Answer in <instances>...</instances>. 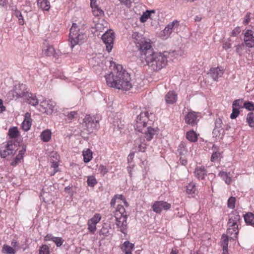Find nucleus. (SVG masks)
Returning a JSON list of instances; mask_svg holds the SVG:
<instances>
[{
	"instance_id": "obj_1",
	"label": "nucleus",
	"mask_w": 254,
	"mask_h": 254,
	"mask_svg": "<svg viewBox=\"0 0 254 254\" xmlns=\"http://www.w3.org/2000/svg\"><path fill=\"white\" fill-rule=\"evenodd\" d=\"M148 50L139 56V60L151 70L157 71L166 67L168 63L169 53L167 51L155 52L152 45L148 46Z\"/></svg>"
},
{
	"instance_id": "obj_2",
	"label": "nucleus",
	"mask_w": 254,
	"mask_h": 254,
	"mask_svg": "<svg viewBox=\"0 0 254 254\" xmlns=\"http://www.w3.org/2000/svg\"><path fill=\"white\" fill-rule=\"evenodd\" d=\"M107 84L110 87L128 91L132 87L129 74L122 65H116L113 71L105 76Z\"/></svg>"
},
{
	"instance_id": "obj_3",
	"label": "nucleus",
	"mask_w": 254,
	"mask_h": 254,
	"mask_svg": "<svg viewBox=\"0 0 254 254\" xmlns=\"http://www.w3.org/2000/svg\"><path fill=\"white\" fill-rule=\"evenodd\" d=\"M149 119V115L147 112H141L137 116L136 123L134 127L136 130L144 133V137L148 141H150L153 136L158 132V127L153 128L148 127L146 129L145 127Z\"/></svg>"
},
{
	"instance_id": "obj_4",
	"label": "nucleus",
	"mask_w": 254,
	"mask_h": 254,
	"mask_svg": "<svg viewBox=\"0 0 254 254\" xmlns=\"http://www.w3.org/2000/svg\"><path fill=\"white\" fill-rule=\"evenodd\" d=\"M131 37L133 42L139 51V56L141 54L145 53L148 50V48H149V47H147L148 46L152 45L149 40L148 41L142 34L138 32H133Z\"/></svg>"
},
{
	"instance_id": "obj_5",
	"label": "nucleus",
	"mask_w": 254,
	"mask_h": 254,
	"mask_svg": "<svg viewBox=\"0 0 254 254\" xmlns=\"http://www.w3.org/2000/svg\"><path fill=\"white\" fill-rule=\"evenodd\" d=\"M86 38L85 34L79 33V29L77 27L76 23H73L70 29L69 34V41L70 43V47L73 48V47L80 42H82Z\"/></svg>"
},
{
	"instance_id": "obj_6",
	"label": "nucleus",
	"mask_w": 254,
	"mask_h": 254,
	"mask_svg": "<svg viewBox=\"0 0 254 254\" xmlns=\"http://www.w3.org/2000/svg\"><path fill=\"white\" fill-rule=\"evenodd\" d=\"M115 37L114 32L111 30L107 31L102 36V40L106 45V51L109 53L113 49Z\"/></svg>"
},
{
	"instance_id": "obj_7",
	"label": "nucleus",
	"mask_w": 254,
	"mask_h": 254,
	"mask_svg": "<svg viewBox=\"0 0 254 254\" xmlns=\"http://www.w3.org/2000/svg\"><path fill=\"white\" fill-rule=\"evenodd\" d=\"M84 123L86 129L89 132H92L94 129H97L99 124L98 121L90 115L86 116Z\"/></svg>"
},
{
	"instance_id": "obj_8",
	"label": "nucleus",
	"mask_w": 254,
	"mask_h": 254,
	"mask_svg": "<svg viewBox=\"0 0 254 254\" xmlns=\"http://www.w3.org/2000/svg\"><path fill=\"white\" fill-rule=\"evenodd\" d=\"M118 214H115L116 224L119 229V231L126 235L127 233V216H119Z\"/></svg>"
},
{
	"instance_id": "obj_9",
	"label": "nucleus",
	"mask_w": 254,
	"mask_h": 254,
	"mask_svg": "<svg viewBox=\"0 0 254 254\" xmlns=\"http://www.w3.org/2000/svg\"><path fill=\"white\" fill-rule=\"evenodd\" d=\"M17 149L15 144H13L11 141H8L4 149L0 150V154L2 158H6L7 156H13Z\"/></svg>"
},
{
	"instance_id": "obj_10",
	"label": "nucleus",
	"mask_w": 254,
	"mask_h": 254,
	"mask_svg": "<svg viewBox=\"0 0 254 254\" xmlns=\"http://www.w3.org/2000/svg\"><path fill=\"white\" fill-rule=\"evenodd\" d=\"M55 107V103L51 101H44L41 102L39 110L47 115L52 114Z\"/></svg>"
},
{
	"instance_id": "obj_11",
	"label": "nucleus",
	"mask_w": 254,
	"mask_h": 254,
	"mask_svg": "<svg viewBox=\"0 0 254 254\" xmlns=\"http://www.w3.org/2000/svg\"><path fill=\"white\" fill-rule=\"evenodd\" d=\"M19 89L15 87V89L12 90L8 92L9 97H12L13 98L24 97L27 94V91H25V85L22 84L19 86Z\"/></svg>"
},
{
	"instance_id": "obj_12",
	"label": "nucleus",
	"mask_w": 254,
	"mask_h": 254,
	"mask_svg": "<svg viewBox=\"0 0 254 254\" xmlns=\"http://www.w3.org/2000/svg\"><path fill=\"white\" fill-rule=\"evenodd\" d=\"M222 121L220 118H217L215 121V127L212 133L214 137L221 138L224 133V129L222 127Z\"/></svg>"
},
{
	"instance_id": "obj_13",
	"label": "nucleus",
	"mask_w": 254,
	"mask_h": 254,
	"mask_svg": "<svg viewBox=\"0 0 254 254\" xmlns=\"http://www.w3.org/2000/svg\"><path fill=\"white\" fill-rule=\"evenodd\" d=\"M171 208V204L164 201H155L152 205L153 210L160 213L162 210H167Z\"/></svg>"
},
{
	"instance_id": "obj_14",
	"label": "nucleus",
	"mask_w": 254,
	"mask_h": 254,
	"mask_svg": "<svg viewBox=\"0 0 254 254\" xmlns=\"http://www.w3.org/2000/svg\"><path fill=\"white\" fill-rule=\"evenodd\" d=\"M239 224L227 223V233L230 235L231 239L235 240L238 238L239 234Z\"/></svg>"
},
{
	"instance_id": "obj_15",
	"label": "nucleus",
	"mask_w": 254,
	"mask_h": 254,
	"mask_svg": "<svg viewBox=\"0 0 254 254\" xmlns=\"http://www.w3.org/2000/svg\"><path fill=\"white\" fill-rule=\"evenodd\" d=\"M254 32L252 30H247L244 34V44L249 48L254 46Z\"/></svg>"
},
{
	"instance_id": "obj_16",
	"label": "nucleus",
	"mask_w": 254,
	"mask_h": 254,
	"mask_svg": "<svg viewBox=\"0 0 254 254\" xmlns=\"http://www.w3.org/2000/svg\"><path fill=\"white\" fill-rule=\"evenodd\" d=\"M241 219L239 212L236 210L232 211L229 214V219L227 223L240 224Z\"/></svg>"
},
{
	"instance_id": "obj_17",
	"label": "nucleus",
	"mask_w": 254,
	"mask_h": 254,
	"mask_svg": "<svg viewBox=\"0 0 254 254\" xmlns=\"http://www.w3.org/2000/svg\"><path fill=\"white\" fill-rule=\"evenodd\" d=\"M194 174L197 179L203 180L206 176V169L203 166H197L195 169Z\"/></svg>"
},
{
	"instance_id": "obj_18",
	"label": "nucleus",
	"mask_w": 254,
	"mask_h": 254,
	"mask_svg": "<svg viewBox=\"0 0 254 254\" xmlns=\"http://www.w3.org/2000/svg\"><path fill=\"white\" fill-rule=\"evenodd\" d=\"M223 72V68L220 69L219 67H217L215 68H211L210 69L209 74L212 78L214 80L216 81L219 77L222 76Z\"/></svg>"
},
{
	"instance_id": "obj_19",
	"label": "nucleus",
	"mask_w": 254,
	"mask_h": 254,
	"mask_svg": "<svg viewBox=\"0 0 254 254\" xmlns=\"http://www.w3.org/2000/svg\"><path fill=\"white\" fill-rule=\"evenodd\" d=\"M197 116L194 112H189L185 116V121L187 124L193 126L196 124Z\"/></svg>"
},
{
	"instance_id": "obj_20",
	"label": "nucleus",
	"mask_w": 254,
	"mask_h": 254,
	"mask_svg": "<svg viewBox=\"0 0 254 254\" xmlns=\"http://www.w3.org/2000/svg\"><path fill=\"white\" fill-rule=\"evenodd\" d=\"M177 100V94L174 91H169L165 96V101L168 104H173Z\"/></svg>"
},
{
	"instance_id": "obj_21",
	"label": "nucleus",
	"mask_w": 254,
	"mask_h": 254,
	"mask_svg": "<svg viewBox=\"0 0 254 254\" xmlns=\"http://www.w3.org/2000/svg\"><path fill=\"white\" fill-rule=\"evenodd\" d=\"M30 114H29L28 113H26L25 119L21 125V127L23 130H24L25 131H27L28 130H29L31 126V119H30Z\"/></svg>"
},
{
	"instance_id": "obj_22",
	"label": "nucleus",
	"mask_w": 254,
	"mask_h": 254,
	"mask_svg": "<svg viewBox=\"0 0 254 254\" xmlns=\"http://www.w3.org/2000/svg\"><path fill=\"white\" fill-rule=\"evenodd\" d=\"M179 25L178 21L176 20L169 23L163 30V33L165 35H169L172 32L173 29L175 27H178Z\"/></svg>"
},
{
	"instance_id": "obj_23",
	"label": "nucleus",
	"mask_w": 254,
	"mask_h": 254,
	"mask_svg": "<svg viewBox=\"0 0 254 254\" xmlns=\"http://www.w3.org/2000/svg\"><path fill=\"white\" fill-rule=\"evenodd\" d=\"M135 151L144 152L146 149V144L144 142H141V140H136L135 141Z\"/></svg>"
},
{
	"instance_id": "obj_24",
	"label": "nucleus",
	"mask_w": 254,
	"mask_h": 254,
	"mask_svg": "<svg viewBox=\"0 0 254 254\" xmlns=\"http://www.w3.org/2000/svg\"><path fill=\"white\" fill-rule=\"evenodd\" d=\"M37 4L43 10L48 11L50 8V2L48 0H37Z\"/></svg>"
},
{
	"instance_id": "obj_25",
	"label": "nucleus",
	"mask_w": 254,
	"mask_h": 254,
	"mask_svg": "<svg viewBox=\"0 0 254 254\" xmlns=\"http://www.w3.org/2000/svg\"><path fill=\"white\" fill-rule=\"evenodd\" d=\"M113 126L114 127V128H117L118 130H121L124 128L125 122L118 117L115 118L113 121Z\"/></svg>"
},
{
	"instance_id": "obj_26",
	"label": "nucleus",
	"mask_w": 254,
	"mask_h": 254,
	"mask_svg": "<svg viewBox=\"0 0 254 254\" xmlns=\"http://www.w3.org/2000/svg\"><path fill=\"white\" fill-rule=\"evenodd\" d=\"M244 220L247 225H254V214L252 212H248L244 216Z\"/></svg>"
},
{
	"instance_id": "obj_27",
	"label": "nucleus",
	"mask_w": 254,
	"mask_h": 254,
	"mask_svg": "<svg viewBox=\"0 0 254 254\" xmlns=\"http://www.w3.org/2000/svg\"><path fill=\"white\" fill-rule=\"evenodd\" d=\"M24 97L28 98L27 99L28 102L29 104H31L32 106H36L38 105L39 103L38 100L37 99L35 95H33L32 93H28L27 92V94Z\"/></svg>"
},
{
	"instance_id": "obj_28",
	"label": "nucleus",
	"mask_w": 254,
	"mask_h": 254,
	"mask_svg": "<svg viewBox=\"0 0 254 254\" xmlns=\"http://www.w3.org/2000/svg\"><path fill=\"white\" fill-rule=\"evenodd\" d=\"M196 191L197 190L194 183L191 182L187 186L186 192L188 194H195Z\"/></svg>"
},
{
	"instance_id": "obj_29",
	"label": "nucleus",
	"mask_w": 254,
	"mask_h": 254,
	"mask_svg": "<svg viewBox=\"0 0 254 254\" xmlns=\"http://www.w3.org/2000/svg\"><path fill=\"white\" fill-rule=\"evenodd\" d=\"M40 136L43 141L48 142L51 138V132L49 129L45 130L42 132Z\"/></svg>"
},
{
	"instance_id": "obj_30",
	"label": "nucleus",
	"mask_w": 254,
	"mask_h": 254,
	"mask_svg": "<svg viewBox=\"0 0 254 254\" xmlns=\"http://www.w3.org/2000/svg\"><path fill=\"white\" fill-rule=\"evenodd\" d=\"M83 160L85 163L89 162L92 158V152L89 149L83 151Z\"/></svg>"
},
{
	"instance_id": "obj_31",
	"label": "nucleus",
	"mask_w": 254,
	"mask_h": 254,
	"mask_svg": "<svg viewBox=\"0 0 254 254\" xmlns=\"http://www.w3.org/2000/svg\"><path fill=\"white\" fill-rule=\"evenodd\" d=\"M186 138L191 142H195L197 140V135L193 130H190L187 132Z\"/></svg>"
},
{
	"instance_id": "obj_32",
	"label": "nucleus",
	"mask_w": 254,
	"mask_h": 254,
	"mask_svg": "<svg viewBox=\"0 0 254 254\" xmlns=\"http://www.w3.org/2000/svg\"><path fill=\"white\" fill-rule=\"evenodd\" d=\"M134 245L130 243L128 241H125L121 249L123 251H132L134 249Z\"/></svg>"
},
{
	"instance_id": "obj_33",
	"label": "nucleus",
	"mask_w": 254,
	"mask_h": 254,
	"mask_svg": "<svg viewBox=\"0 0 254 254\" xmlns=\"http://www.w3.org/2000/svg\"><path fill=\"white\" fill-rule=\"evenodd\" d=\"M19 131L17 127H12L9 129L8 135L10 138H15L17 137Z\"/></svg>"
},
{
	"instance_id": "obj_34",
	"label": "nucleus",
	"mask_w": 254,
	"mask_h": 254,
	"mask_svg": "<svg viewBox=\"0 0 254 254\" xmlns=\"http://www.w3.org/2000/svg\"><path fill=\"white\" fill-rule=\"evenodd\" d=\"M247 121L251 127L254 128V114L253 112L248 113L247 116Z\"/></svg>"
},
{
	"instance_id": "obj_35",
	"label": "nucleus",
	"mask_w": 254,
	"mask_h": 254,
	"mask_svg": "<svg viewBox=\"0 0 254 254\" xmlns=\"http://www.w3.org/2000/svg\"><path fill=\"white\" fill-rule=\"evenodd\" d=\"M230 173L228 174L225 172L221 171L219 173V175L225 180V182L227 184H230L231 182V179L229 176Z\"/></svg>"
},
{
	"instance_id": "obj_36",
	"label": "nucleus",
	"mask_w": 254,
	"mask_h": 254,
	"mask_svg": "<svg viewBox=\"0 0 254 254\" xmlns=\"http://www.w3.org/2000/svg\"><path fill=\"white\" fill-rule=\"evenodd\" d=\"M119 213V216H127V215L126 212L125 208L123 206L121 205H118L116 209V211L115 213V214H118Z\"/></svg>"
},
{
	"instance_id": "obj_37",
	"label": "nucleus",
	"mask_w": 254,
	"mask_h": 254,
	"mask_svg": "<svg viewBox=\"0 0 254 254\" xmlns=\"http://www.w3.org/2000/svg\"><path fill=\"white\" fill-rule=\"evenodd\" d=\"M92 12L94 16H100L104 15V11L98 6V5H96V6H94L92 8Z\"/></svg>"
},
{
	"instance_id": "obj_38",
	"label": "nucleus",
	"mask_w": 254,
	"mask_h": 254,
	"mask_svg": "<svg viewBox=\"0 0 254 254\" xmlns=\"http://www.w3.org/2000/svg\"><path fill=\"white\" fill-rule=\"evenodd\" d=\"M43 54L46 56H54L55 49L52 46H49L43 51Z\"/></svg>"
},
{
	"instance_id": "obj_39",
	"label": "nucleus",
	"mask_w": 254,
	"mask_h": 254,
	"mask_svg": "<svg viewBox=\"0 0 254 254\" xmlns=\"http://www.w3.org/2000/svg\"><path fill=\"white\" fill-rule=\"evenodd\" d=\"M221 245L222 248H228V237L227 235L223 234L221 239Z\"/></svg>"
},
{
	"instance_id": "obj_40",
	"label": "nucleus",
	"mask_w": 254,
	"mask_h": 254,
	"mask_svg": "<svg viewBox=\"0 0 254 254\" xmlns=\"http://www.w3.org/2000/svg\"><path fill=\"white\" fill-rule=\"evenodd\" d=\"M87 183L89 186L93 187L97 184V182L94 176H90L88 177Z\"/></svg>"
},
{
	"instance_id": "obj_41",
	"label": "nucleus",
	"mask_w": 254,
	"mask_h": 254,
	"mask_svg": "<svg viewBox=\"0 0 254 254\" xmlns=\"http://www.w3.org/2000/svg\"><path fill=\"white\" fill-rule=\"evenodd\" d=\"M2 252L6 254H14V250L10 246L4 245L2 248Z\"/></svg>"
},
{
	"instance_id": "obj_42",
	"label": "nucleus",
	"mask_w": 254,
	"mask_h": 254,
	"mask_svg": "<svg viewBox=\"0 0 254 254\" xmlns=\"http://www.w3.org/2000/svg\"><path fill=\"white\" fill-rule=\"evenodd\" d=\"M49 247L46 245H42L39 249V254H49Z\"/></svg>"
},
{
	"instance_id": "obj_43",
	"label": "nucleus",
	"mask_w": 254,
	"mask_h": 254,
	"mask_svg": "<svg viewBox=\"0 0 254 254\" xmlns=\"http://www.w3.org/2000/svg\"><path fill=\"white\" fill-rule=\"evenodd\" d=\"M150 16L148 10H147L145 12H143V14L140 16V21L142 23H144L146 22L148 18H150Z\"/></svg>"
},
{
	"instance_id": "obj_44",
	"label": "nucleus",
	"mask_w": 254,
	"mask_h": 254,
	"mask_svg": "<svg viewBox=\"0 0 254 254\" xmlns=\"http://www.w3.org/2000/svg\"><path fill=\"white\" fill-rule=\"evenodd\" d=\"M236 198L235 197H230L227 202V206L229 208L233 209L235 206Z\"/></svg>"
},
{
	"instance_id": "obj_45",
	"label": "nucleus",
	"mask_w": 254,
	"mask_h": 254,
	"mask_svg": "<svg viewBox=\"0 0 254 254\" xmlns=\"http://www.w3.org/2000/svg\"><path fill=\"white\" fill-rule=\"evenodd\" d=\"M244 107L249 111H254V103L252 102H247L244 104Z\"/></svg>"
},
{
	"instance_id": "obj_46",
	"label": "nucleus",
	"mask_w": 254,
	"mask_h": 254,
	"mask_svg": "<svg viewBox=\"0 0 254 254\" xmlns=\"http://www.w3.org/2000/svg\"><path fill=\"white\" fill-rule=\"evenodd\" d=\"M88 229L90 232H92V233H94L96 230V225L92 223L90 220H88Z\"/></svg>"
},
{
	"instance_id": "obj_47",
	"label": "nucleus",
	"mask_w": 254,
	"mask_h": 254,
	"mask_svg": "<svg viewBox=\"0 0 254 254\" xmlns=\"http://www.w3.org/2000/svg\"><path fill=\"white\" fill-rule=\"evenodd\" d=\"M240 112L238 108H234L233 107L232 113L230 115V118L231 119H236L239 115Z\"/></svg>"
},
{
	"instance_id": "obj_48",
	"label": "nucleus",
	"mask_w": 254,
	"mask_h": 254,
	"mask_svg": "<svg viewBox=\"0 0 254 254\" xmlns=\"http://www.w3.org/2000/svg\"><path fill=\"white\" fill-rule=\"evenodd\" d=\"M220 156V153L216 151H215V149H214V152L212 153L211 157V161L212 162H215L218 160V158Z\"/></svg>"
},
{
	"instance_id": "obj_49",
	"label": "nucleus",
	"mask_w": 254,
	"mask_h": 254,
	"mask_svg": "<svg viewBox=\"0 0 254 254\" xmlns=\"http://www.w3.org/2000/svg\"><path fill=\"white\" fill-rule=\"evenodd\" d=\"M101 218V217L99 214H96L89 220L96 225L100 221Z\"/></svg>"
},
{
	"instance_id": "obj_50",
	"label": "nucleus",
	"mask_w": 254,
	"mask_h": 254,
	"mask_svg": "<svg viewBox=\"0 0 254 254\" xmlns=\"http://www.w3.org/2000/svg\"><path fill=\"white\" fill-rule=\"evenodd\" d=\"M15 15L18 19L19 21V24L20 25H23L24 24V20L23 19V16L21 14V13L19 10H16L14 13Z\"/></svg>"
},
{
	"instance_id": "obj_51",
	"label": "nucleus",
	"mask_w": 254,
	"mask_h": 254,
	"mask_svg": "<svg viewBox=\"0 0 254 254\" xmlns=\"http://www.w3.org/2000/svg\"><path fill=\"white\" fill-rule=\"evenodd\" d=\"M64 241V240H63L61 237H55V238H54V240H53V242L55 243L57 247L61 246L63 245Z\"/></svg>"
},
{
	"instance_id": "obj_52",
	"label": "nucleus",
	"mask_w": 254,
	"mask_h": 254,
	"mask_svg": "<svg viewBox=\"0 0 254 254\" xmlns=\"http://www.w3.org/2000/svg\"><path fill=\"white\" fill-rule=\"evenodd\" d=\"M99 171H100V173L103 175L104 176L105 174H106L108 172V170L106 168L105 166H104L103 165H101L99 167Z\"/></svg>"
},
{
	"instance_id": "obj_53",
	"label": "nucleus",
	"mask_w": 254,
	"mask_h": 254,
	"mask_svg": "<svg viewBox=\"0 0 254 254\" xmlns=\"http://www.w3.org/2000/svg\"><path fill=\"white\" fill-rule=\"evenodd\" d=\"M23 156L20 155L18 153V154L15 158L14 160L11 163V165L12 166H15L20 161V160L23 158Z\"/></svg>"
},
{
	"instance_id": "obj_54",
	"label": "nucleus",
	"mask_w": 254,
	"mask_h": 254,
	"mask_svg": "<svg viewBox=\"0 0 254 254\" xmlns=\"http://www.w3.org/2000/svg\"><path fill=\"white\" fill-rule=\"evenodd\" d=\"M245 46L244 43H242L241 44H238L236 46V51L237 53L239 54V55L241 56L242 54V51L243 50V47Z\"/></svg>"
},
{
	"instance_id": "obj_55",
	"label": "nucleus",
	"mask_w": 254,
	"mask_h": 254,
	"mask_svg": "<svg viewBox=\"0 0 254 254\" xmlns=\"http://www.w3.org/2000/svg\"><path fill=\"white\" fill-rule=\"evenodd\" d=\"M242 100L241 99H237L235 100L232 104V107L234 108H238L239 109V108L241 107V104L242 103Z\"/></svg>"
},
{
	"instance_id": "obj_56",
	"label": "nucleus",
	"mask_w": 254,
	"mask_h": 254,
	"mask_svg": "<svg viewBox=\"0 0 254 254\" xmlns=\"http://www.w3.org/2000/svg\"><path fill=\"white\" fill-rule=\"evenodd\" d=\"M109 234V229L103 227L99 231V234L100 235H103L104 236H107Z\"/></svg>"
},
{
	"instance_id": "obj_57",
	"label": "nucleus",
	"mask_w": 254,
	"mask_h": 254,
	"mask_svg": "<svg viewBox=\"0 0 254 254\" xmlns=\"http://www.w3.org/2000/svg\"><path fill=\"white\" fill-rule=\"evenodd\" d=\"M58 166L59 164L58 162H53V164L51 165V167L54 169V171L53 173L51 174V176H54L56 173H57L58 171Z\"/></svg>"
},
{
	"instance_id": "obj_58",
	"label": "nucleus",
	"mask_w": 254,
	"mask_h": 254,
	"mask_svg": "<svg viewBox=\"0 0 254 254\" xmlns=\"http://www.w3.org/2000/svg\"><path fill=\"white\" fill-rule=\"evenodd\" d=\"M241 32V28L240 27L237 26L231 32L232 36H237Z\"/></svg>"
},
{
	"instance_id": "obj_59",
	"label": "nucleus",
	"mask_w": 254,
	"mask_h": 254,
	"mask_svg": "<svg viewBox=\"0 0 254 254\" xmlns=\"http://www.w3.org/2000/svg\"><path fill=\"white\" fill-rule=\"evenodd\" d=\"M250 16H251V13L249 12H247L245 18H244V24L245 25H248L249 24V23L250 22V19H251Z\"/></svg>"
},
{
	"instance_id": "obj_60",
	"label": "nucleus",
	"mask_w": 254,
	"mask_h": 254,
	"mask_svg": "<svg viewBox=\"0 0 254 254\" xmlns=\"http://www.w3.org/2000/svg\"><path fill=\"white\" fill-rule=\"evenodd\" d=\"M77 113L76 112L71 111L69 113H67V114L66 116L69 119L72 120L77 115Z\"/></svg>"
},
{
	"instance_id": "obj_61",
	"label": "nucleus",
	"mask_w": 254,
	"mask_h": 254,
	"mask_svg": "<svg viewBox=\"0 0 254 254\" xmlns=\"http://www.w3.org/2000/svg\"><path fill=\"white\" fill-rule=\"evenodd\" d=\"M185 144L183 143H181L179 145V147H178V151H179L180 155L183 154V152L185 149Z\"/></svg>"
},
{
	"instance_id": "obj_62",
	"label": "nucleus",
	"mask_w": 254,
	"mask_h": 254,
	"mask_svg": "<svg viewBox=\"0 0 254 254\" xmlns=\"http://www.w3.org/2000/svg\"><path fill=\"white\" fill-rule=\"evenodd\" d=\"M55 237L53 236L51 234H47L44 238V240L45 241H52L54 240V238H55Z\"/></svg>"
},
{
	"instance_id": "obj_63",
	"label": "nucleus",
	"mask_w": 254,
	"mask_h": 254,
	"mask_svg": "<svg viewBox=\"0 0 254 254\" xmlns=\"http://www.w3.org/2000/svg\"><path fill=\"white\" fill-rule=\"evenodd\" d=\"M223 48L227 50L231 47V44L229 42H225L222 45Z\"/></svg>"
},
{
	"instance_id": "obj_64",
	"label": "nucleus",
	"mask_w": 254,
	"mask_h": 254,
	"mask_svg": "<svg viewBox=\"0 0 254 254\" xmlns=\"http://www.w3.org/2000/svg\"><path fill=\"white\" fill-rule=\"evenodd\" d=\"M26 146L25 145H22V149L20 150H19V153L20 154V155H22L23 156L24 153L26 152Z\"/></svg>"
}]
</instances>
